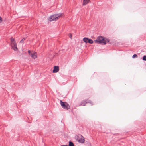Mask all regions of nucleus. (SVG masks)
I'll return each mask as SVG.
<instances>
[{"label": "nucleus", "instance_id": "obj_14", "mask_svg": "<svg viewBox=\"0 0 146 146\" xmlns=\"http://www.w3.org/2000/svg\"><path fill=\"white\" fill-rule=\"evenodd\" d=\"M69 36L70 38L71 39H72V35L71 34H70L69 35Z\"/></svg>", "mask_w": 146, "mask_h": 146}, {"label": "nucleus", "instance_id": "obj_8", "mask_svg": "<svg viewBox=\"0 0 146 146\" xmlns=\"http://www.w3.org/2000/svg\"><path fill=\"white\" fill-rule=\"evenodd\" d=\"M59 70V68L58 66H55L54 67V69L53 70V73H56L58 72Z\"/></svg>", "mask_w": 146, "mask_h": 146}, {"label": "nucleus", "instance_id": "obj_11", "mask_svg": "<svg viewBox=\"0 0 146 146\" xmlns=\"http://www.w3.org/2000/svg\"><path fill=\"white\" fill-rule=\"evenodd\" d=\"M69 146H74L73 143L71 141L69 142Z\"/></svg>", "mask_w": 146, "mask_h": 146}, {"label": "nucleus", "instance_id": "obj_1", "mask_svg": "<svg viewBox=\"0 0 146 146\" xmlns=\"http://www.w3.org/2000/svg\"><path fill=\"white\" fill-rule=\"evenodd\" d=\"M94 41L96 43L105 45L106 44V42H108L109 40L106 38L100 36L98 37L96 40H94Z\"/></svg>", "mask_w": 146, "mask_h": 146}, {"label": "nucleus", "instance_id": "obj_2", "mask_svg": "<svg viewBox=\"0 0 146 146\" xmlns=\"http://www.w3.org/2000/svg\"><path fill=\"white\" fill-rule=\"evenodd\" d=\"M64 16L62 13H59L54 14L50 16L48 18V20L50 21H56L58 20L60 18Z\"/></svg>", "mask_w": 146, "mask_h": 146}, {"label": "nucleus", "instance_id": "obj_5", "mask_svg": "<svg viewBox=\"0 0 146 146\" xmlns=\"http://www.w3.org/2000/svg\"><path fill=\"white\" fill-rule=\"evenodd\" d=\"M77 141L80 143H83L85 141L84 137L80 135H78L76 137Z\"/></svg>", "mask_w": 146, "mask_h": 146}, {"label": "nucleus", "instance_id": "obj_17", "mask_svg": "<svg viewBox=\"0 0 146 146\" xmlns=\"http://www.w3.org/2000/svg\"><path fill=\"white\" fill-rule=\"evenodd\" d=\"M32 52H31V51L29 50L28 51V53L29 54V55H30V54H31V53Z\"/></svg>", "mask_w": 146, "mask_h": 146}, {"label": "nucleus", "instance_id": "obj_18", "mask_svg": "<svg viewBox=\"0 0 146 146\" xmlns=\"http://www.w3.org/2000/svg\"><path fill=\"white\" fill-rule=\"evenodd\" d=\"M61 146H68V145H61Z\"/></svg>", "mask_w": 146, "mask_h": 146}, {"label": "nucleus", "instance_id": "obj_13", "mask_svg": "<svg viewBox=\"0 0 146 146\" xmlns=\"http://www.w3.org/2000/svg\"><path fill=\"white\" fill-rule=\"evenodd\" d=\"M146 56H144L143 57V60L146 61Z\"/></svg>", "mask_w": 146, "mask_h": 146}, {"label": "nucleus", "instance_id": "obj_3", "mask_svg": "<svg viewBox=\"0 0 146 146\" xmlns=\"http://www.w3.org/2000/svg\"><path fill=\"white\" fill-rule=\"evenodd\" d=\"M11 46L12 48L15 51H17L18 49L17 47V45L16 43V42L15 39L13 38H11Z\"/></svg>", "mask_w": 146, "mask_h": 146}, {"label": "nucleus", "instance_id": "obj_9", "mask_svg": "<svg viewBox=\"0 0 146 146\" xmlns=\"http://www.w3.org/2000/svg\"><path fill=\"white\" fill-rule=\"evenodd\" d=\"M90 1V0H83L82 4L84 5H85L88 4Z\"/></svg>", "mask_w": 146, "mask_h": 146}, {"label": "nucleus", "instance_id": "obj_7", "mask_svg": "<svg viewBox=\"0 0 146 146\" xmlns=\"http://www.w3.org/2000/svg\"><path fill=\"white\" fill-rule=\"evenodd\" d=\"M30 55L33 59H35L37 58V54L36 52H32Z\"/></svg>", "mask_w": 146, "mask_h": 146}, {"label": "nucleus", "instance_id": "obj_12", "mask_svg": "<svg viewBox=\"0 0 146 146\" xmlns=\"http://www.w3.org/2000/svg\"><path fill=\"white\" fill-rule=\"evenodd\" d=\"M25 40V38H23L22 39L20 42V43H23L24 41Z\"/></svg>", "mask_w": 146, "mask_h": 146}, {"label": "nucleus", "instance_id": "obj_16", "mask_svg": "<svg viewBox=\"0 0 146 146\" xmlns=\"http://www.w3.org/2000/svg\"><path fill=\"white\" fill-rule=\"evenodd\" d=\"M3 21L1 17H0V23H1Z\"/></svg>", "mask_w": 146, "mask_h": 146}, {"label": "nucleus", "instance_id": "obj_4", "mask_svg": "<svg viewBox=\"0 0 146 146\" xmlns=\"http://www.w3.org/2000/svg\"><path fill=\"white\" fill-rule=\"evenodd\" d=\"M60 103L62 108L66 110L70 109V105L67 103L63 102L61 100L60 101Z\"/></svg>", "mask_w": 146, "mask_h": 146}, {"label": "nucleus", "instance_id": "obj_6", "mask_svg": "<svg viewBox=\"0 0 146 146\" xmlns=\"http://www.w3.org/2000/svg\"><path fill=\"white\" fill-rule=\"evenodd\" d=\"M83 40L86 43H88L90 44H92L93 43V41L92 39L87 38H84L83 39Z\"/></svg>", "mask_w": 146, "mask_h": 146}, {"label": "nucleus", "instance_id": "obj_10", "mask_svg": "<svg viewBox=\"0 0 146 146\" xmlns=\"http://www.w3.org/2000/svg\"><path fill=\"white\" fill-rule=\"evenodd\" d=\"M86 103V102H81V104L80 105V106H84L85 105Z\"/></svg>", "mask_w": 146, "mask_h": 146}, {"label": "nucleus", "instance_id": "obj_15", "mask_svg": "<svg viewBox=\"0 0 146 146\" xmlns=\"http://www.w3.org/2000/svg\"><path fill=\"white\" fill-rule=\"evenodd\" d=\"M137 55L136 54H134L133 56V58H134L135 57H137Z\"/></svg>", "mask_w": 146, "mask_h": 146}]
</instances>
